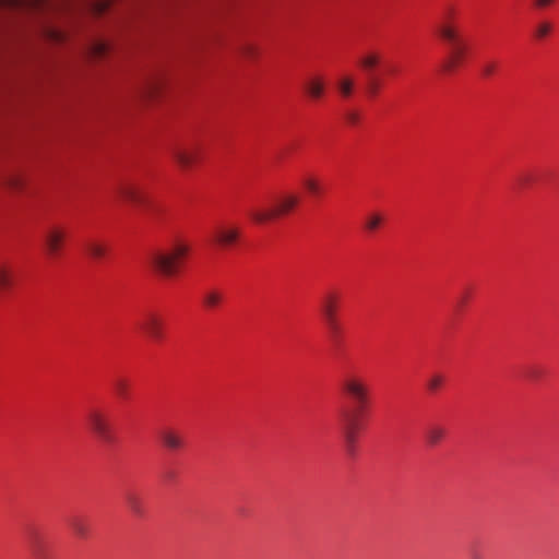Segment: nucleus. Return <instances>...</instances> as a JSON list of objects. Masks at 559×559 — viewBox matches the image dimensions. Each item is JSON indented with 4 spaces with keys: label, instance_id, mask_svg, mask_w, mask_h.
Wrapping results in <instances>:
<instances>
[{
    "label": "nucleus",
    "instance_id": "nucleus-4",
    "mask_svg": "<svg viewBox=\"0 0 559 559\" xmlns=\"http://www.w3.org/2000/svg\"><path fill=\"white\" fill-rule=\"evenodd\" d=\"M299 204V197L294 193H287L281 197L273 209H253L250 211V217L258 224H264L275 218L286 215Z\"/></svg>",
    "mask_w": 559,
    "mask_h": 559
},
{
    "label": "nucleus",
    "instance_id": "nucleus-27",
    "mask_svg": "<svg viewBox=\"0 0 559 559\" xmlns=\"http://www.w3.org/2000/svg\"><path fill=\"white\" fill-rule=\"evenodd\" d=\"M304 186L312 194H318L321 190L319 181L313 177H307L304 180Z\"/></svg>",
    "mask_w": 559,
    "mask_h": 559
},
{
    "label": "nucleus",
    "instance_id": "nucleus-28",
    "mask_svg": "<svg viewBox=\"0 0 559 559\" xmlns=\"http://www.w3.org/2000/svg\"><path fill=\"white\" fill-rule=\"evenodd\" d=\"M380 88H381L380 81L378 79L372 78L367 85V93L369 96L373 97V96L378 95V93L380 92Z\"/></svg>",
    "mask_w": 559,
    "mask_h": 559
},
{
    "label": "nucleus",
    "instance_id": "nucleus-11",
    "mask_svg": "<svg viewBox=\"0 0 559 559\" xmlns=\"http://www.w3.org/2000/svg\"><path fill=\"white\" fill-rule=\"evenodd\" d=\"M241 230L237 226H224L216 230L215 240L223 248H228L238 243Z\"/></svg>",
    "mask_w": 559,
    "mask_h": 559
},
{
    "label": "nucleus",
    "instance_id": "nucleus-20",
    "mask_svg": "<svg viewBox=\"0 0 559 559\" xmlns=\"http://www.w3.org/2000/svg\"><path fill=\"white\" fill-rule=\"evenodd\" d=\"M336 88L343 98H349L355 90V81L352 76L344 75L337 81Z\"/></svg>",
    "mask_w": 559,
    "mask_h": 559
},
{
    "label": "nucleus",
    "instance_id": "nucleus-15",
    "mask_svg": "<svg viewBox=\"0 0 559 559\" xmlns=\"http://www.w3.org/2000/svg\"><path fill=\"white\" fill-rule=\"evenodd\" d=\"M447 430L440 425H431L425 431V440L428 445H438L445 437Z\"/></svg>",
    "mask_w": 559,
    "mask_h": 559
},
{
    "label": "nucleus",
    "instance_id": "nucleus-22",
    "mask_svg": "<svg viewBox=\"0 0 559 559\" xmlns=\"http://www.w3.org/2000/svg\"><path fill=\"white\" fill-rule=\"evenodd\" d=\"M382 222L383 217L380 213H370L365 218V229L369 233H373L380 228Z\"/></svg>",
    "mask_w": 559,
    "mask_h": 559
},
{
    "label": "nucleus",
    "instance_id": "nucleus-26",
    "mask_svg": "<svg viewBox=\"0 0 559 559\" xmlns=\"http://www.w3.org/2000/svg\"><path fill=\"white\" fill-rule=\"evenodd\" d=\"M109 50V44L106 41H95L92 46V53L95 57H102Z\"/></svg>",
    "mask_w": 559,
    "mask_h": 559
},
{
    "label": "nucleus",
    "instance_id": "nucleus-10",
    "mask_svg": "<svg viewBox=\"0 0 559 559\" xmlns=\"http://www.w3.org/2000/svg\"><path fill=\"white\" fill-rule=\"evenodd\" d=\"M118 195L133 205H143L146 202L145 194L139 186L130 181L121 182L117 188Z\"/></svg>",
    "mask_w": 559,
    "mask_h": 559
},
{
    "label": "nucleus",
    "instance_id": "nucleus-21",
    "mask_svg": "<svg viewBox=\"0 0 559 559\" xmlns=\"http://www.w3.org/2000/svg\"><path fill=\"white\" fill-rule=\"evenodd\" d=\"M380 55L376 51H371L361 57L360 66L364 70L371 71L380 63Z\"/></svg>",
    "mask_w": 559,
    "mask_h": 559
},
{
    "label": "nucleus",
    "instance_id": "nucleus-18",
    "mask_svg": "<svg viewBox=\"0 0 559 559\" xmlns=\"http://www.w3.org/2000/svg\"><path fill=\"white\" fill-rule=\"evenodd\" d=\"M13 282V270L5 264H0V293L2 294L9 290L12 287Z\"/></svg>",
    "mask_w": 559,
    "mask_h": 559
},
{
    "label": "nucleus",
    "instance_id": "nucleus-9",
    "mask_svg": "<svg viewBox=\"0 0 559 559\" xmlns=\"http://www.w3.org/2000/svg\"><path fill=\"white\" fill-rule=\"evenodd\" d=\"M341 296L335 290L326 292L320 300V312L324 321L337 319Z\"/></svg>",
    "mask_w": 559,
    "mask_h": 559
},
{
    "label": "nucleus",
    "instance_id": "nucleus-7",
    "mask_svg": "<svg viewBox=\"0 0 559 559\" xmlns=\"http://www.w3.org/2000/svg\"><path fill=\"white\" fill-rule=\"evenodd\" d=\"M199 151L193 143H176L169 147L171 158L181 169H189L198 160Z\"/></svg>",
    "mask_w": 559,
    "mask_h": 559
},
{
    "label": "nucleus",
    "instance_id": "nucleus-30",
    "mask_svg": "<svg viewBox=\"0 0 559 559\" xmlns=\"http://www.w3.org/2000/svg\"><path fill=\"white\" fill-rule=\"evenodd\" d=\"M331 335L336 336L340 333V325L337 319H331V321H324Z\"/></svg>",
    "mask_w": 559,
    "mask_h": 559
},
{
    "label": "nucleus",
    "instance_id": "nucleus-24",
    "mask_svg": "<svg viewBox=\"0 0 559 559\" xmlns=\"http://www.w3.org/2000/svg\"><path fill=\"white\" fill-rule=\"evenodd\" d=\"M444 383V377L441 373H432L427 380V389L430 392H437L442 388Z\"/></svg>",
    "mask_w": 559,
    "mask_h": 559
},
{
    "label": "nucleus",
    "instance_id": "nucleus-8",
    "mask_svg": "<svg viewBox=\"0 0 559 559\" xmlns=\"http://www.w3.org/2000/svg\"><path fill=\"white\" fill-rule=\"evenodd\" d=\"M67 237V231L60 226L49 227L44 235L46 252L49 258L59 255Z\"/></svg>",
    "mask_w": 559,
    "mask_h": 559
},
{
    "label": "nucleus",
    "instance_id": "nucleus-36",
    "mask_svg": "<svg viewBox=\"0 0 559 559\" xmlns=\"http://www.w3.org/2000/svg\"><path fill=\"white\" fill-rule=\"evenodd\" d=\"M99 5H100V7H103V8H100V11H104V9H105V4L99 3Z\"/></svg>",
    "mask_w": 559,
    "mask_h": 559
},
{
    "label": "nucleus",
    "instance_id": "nucleus-23",
    "mask_svg": "<svg viewBox=\"0 0 559 559\" xmlns=\"http://www.w3.org/2000/svg\"><path fill=\"white\" fill-rule=\"evenodd\" d=\"M551 29L552 25L550 22L542 21L535 26L534 37L536 39H543L550 34Z\"/></svg>",
    "mask_w": 559,
    "mask_h": 559
},
{
    "label": "nucleus",
    "instance_id": "nucleus-2",
    "mask_svg": "<svg viewBox=\"0 0 559 559\" xmlns=\"http://www.w3.org/2000/svg\"><path fill=\"white\" fill-rule=\"evenodd\" d=\"M437 33L449 46V58L443 66L444 71L452 72L464 62L468 53V45L462 35L456 11L453 8H448L442 13Z\"/></svg>",
    "mask_w": 559,
    "mask_h": 559
},
{
    "label": "nucleus",
    "instance_id": "nucleus-3",
    "mask_svg": "<svg viewBox=\"0 0 559 559\" xmlns=\"http://www.w3.org/2000/svg\"><path fill=\"white\" fill-rule=\"evenodd\" d=\"M189 252V246L176 242L170 252H155L150 258L152 266L165 276L174 275L178 270L179 261Z\"/></svg>",
    "mask_w": 559,
    "mask_h": 559
},
{
    "label": "nucleus",
    "instance_id": "nucleus-13",
    "mask_svg": "<svg viewBox=\"0 0 559 559\" xmlns=\"http://www.w3.org/2000/svg\"><path fill=\"white\" fill-rule=\"evenodd\" d=\"M324 88V81L320 76H311L305 82V90L312 99L322 97Z\"/></svg>",
    "mask_w": 559,
    "mask_h": 559
},
{
    "label": "nucleus",
    "instance_id": "nucleus-5",
    "mask_svg": "<svg viewBox=\"0 0 559 559\" xmlns=\"http://www.w3.org/2000/svg\"><path fill=\"white\" fill-rule=\"evenodd\" d=\"M87 424L91 431L103 442L114 440L112 428L108 415L100 409H91L87 414Z\"/></svg>",
    "mask_w": 559,
    "mask_h": 559
},
{
    "label": "nucleus",
    "instance_id": "nucleus-17",
    "mask_svg": "<svg viewBox=\"0 0 559 559\" xmlns=\"http://www.w3.org/2000/svg\"><path fill=\"white\" fill-rule=\"evenodd\" d=\"M70 527L73 534L81 539H85L90 536L91 527L86 519L81 516H74L70 520Z\"/></svg>",
    "mask_w": 559,
    "mask_h": 559
},
{
    "label": "nucleus",
    "instance_id": "nucleus-29",
    "mask_svg": "<svg viewBox=\"0 0 559 559\" xmlns=\"http://www.w3.org/2000/svg\"><path fill=\"white\" fill-rule=\"evenodd\" d=\"M497 70V63L495 61H486L481 66V73L485 78L491 76Z\"/></svg>",
    "mask_w": 559,
    "mask_h": 559
},
{
    "label": "nucleus",
    "instance_id": "nucleus-14",
    "mask_svg": "<svg viewBox=\"0 0 559 559\" xmlns=\"http://www.w3.org/2000/svg\"><path fill=\"white\" fill-rule=\"evenodd\" d=\"M124 501L127 508L130 510V512L136 516L142 518L145 513L144 506L142 499L134 492H127L124 495Z\"/></svg>",
    "mask_w": 559,
    "mask_h": 559
},
{
    "label": "nucleus",
    "instance_id": "nucleus-34",
    "mask_svg": "<svg viewBox=\"0 0 559 559\" xmlns=\"http://www.w3.org/2000/svg\"><path fill=\"white\" fill-rule=\"evenodd\" d=\"M33 552H34V555H35L36 557H38V558H39V549H38V547H37L36 545H34V546H33Z\"/></svg>",
    "mask_w": 559,
    "mask_h": 559
},
{
    "label": "nucleus",
    "instance_id": "nucleus-31",
    "mask_svg": "<svg viewBox=\"0 0 559 559\" xmlns=\"http://www.w3.org/2000/svg\"><path fill=\"white\" fill-rule=\"evenodd\" d=\"M554 0H535V5L537 8H546L551 4Z\"/></svg>",
    "mask_w": 559,
    "mask_h": 559
},
{
    "label": "nucleus",
    "instance_id": "nucleus-1",
    "mask_svg": "<svg viewBox=\"0 0 559 559\" xmlns=\"http://www.w3.org/2000/svg\"><path fill=\"white\" fill-rule=\"evenodd\" d=\"M340 388L343 395L352 403V408L343 409L340 418L346 450L353 454L357 433L372 405V389L367 378L358 372L346 373L341 380Z\"/></svg>",
    "mask_w": 559,
    "mask_h": 559
},
{
    "label": "nucleus",
    "instance_id": "nucleus-35",
    "mask_svg": "<svg viewBox=\"0 0 559 559\" xmlns=\"http://www.w3.org/2000/svg\"><path fill=\"white\" fill-rule=\"evenodd\" d=\"M10 185H11L12 187H16V186H17V180L12 179V181L10 182Z\"/></svg>",
    "mask_w": 559,
    "mask_h": 559
},
{
    "label": "nucleus",
    "instance_id": "nucleus-32",
    "mask_svg": "<svg viewBox=\"0 0 559 559\" xmlns=\"http://www.w3.org/2000/svg\"><path fill=\"white\" fill-rule=\"evenodd\" d=\"M348 120L352 122V123H356L358 121V115L355 114V112H350L348 115Z\"/></svg>",
    "mask_w": 559,
    "mask_h": 559
},
{
    "label": "nucleus",
    "instance_id": "nucleus-19",
    "mask_svg": "<svg viewBox=\"0 0 559 559\" xmlns=\"http://www.w3.org/2000/svg\"><path fill=\"white\" fill-rule=\"evenodd\" d=\"M224 300V295L217 289H209L203 294V305L207 309L217 308Z\"/></svg>",
    "mask_w": 559,
    "mask_h": 559
},
{
    "label": "nucleus",
    "instance_id": "nucleus-33",
    "mask_svg": "<svg viewBox=\"0 0 559 559\" xmlns=\"http://www.w3.org/2000/svg\"><path fill=\"white\" fill-rule=\"evenodd\" d=\"M34 2V5L39 7L45 3L46 0H32Z\"/></svg>",
    "mask_w": 559,
    "mask_h": 559
},
{
    "label": "nucleus",
    "instance_id": "nucleus-25",
    "mask_svg": "<svg viewBox=\"0 0 559 559\" xmlns=\"http://www.w3.org/2000/svg\"><path fill=\"white\" fill-rule=\"evenodd\" d=\"M115 389H116V392H117L118 396H120L121 399H127L128 397V395H129V383H128L127 380L118 379L115 382Z\"/></svg>",
    "mask_w": 559,
    "mask_h": 559
},
{
    "label": "nucleus",
    "instance_id": "nucleus-16",
    "mask_svg": "<svg viewBox=\"0 0 559 559\" xmlns=\"http://www.w3.org/2000/svg\"><path fill=\"white\" fill-rule=\"evenodd\" d=\"M85 250L91 259H104L108 252V246L98 240H88L85 243Z\"/></svg>",
    "mask_w": 559,
    "mask_h": 559
},
{
    "label": "nucleus",
    "instance_id": "nucleus-12",
    "mask_svg": "<svg viewBox=\"0 0 559 559\" xmlns=\"http://www.w3.org/2000/svg\"><path fill=\"white\" fill-rule=\"evenodd\" d=\"M159 438L162 444L170 451H178L185 444L182 435L173 428L163 429L159 433Z\"/></svg>",
    "mask_w": 559,
    "mask_h": 559
},
{
    "label": "nucleus",
    "instance_id": "nucleus-6",
    "mask_svg": "<svg viewBox=\"0 0 559 559\" xmlns=\"http://www.w3.org/2000/svg\"><path fill=\"white\" fill-rule=\"evenodd\" d=\"M139 328L153 342H159L164 338L165 321L157 311L148 310L144 312L139 322Z\"/></svg>",
    "mask_w": 559,
    "mask_h": 559
}]
</instances>
